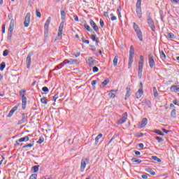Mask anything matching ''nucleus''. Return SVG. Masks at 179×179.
<instances>
[{
  "mask_svg": "<svg viewBox=\"0 0 179 179\" xmlns=\"http://www.w3.org/2000/svg\"><path fill=\"white\" fill-rule=\"evenodd\" d=\"M86 162H89V158L83 159L81 160V164H80L81 173H83V171H85V169H86Z\"/></svg>",
  "mask_w": 179,
  "mask_h": 179,
  "instance_id": "nucleus-8",
  "label": "nucleus"
},
{
  "mask_svg": "<svg viewBox=\"0 0 179 179\" xmlns=\"http://www.w3.org/2000/svg\"><path fill=\"white\" fill-rule=\"evenodd\" d=\"M15 27V20L12 19L10 22V25L8 27V31L10 34H12V31H13V29Z\"/></svg>",
  "mask_w": 179,
  "mask_h": 179,
  "instance_id": "nucleus-10",
  "label": "nucleus"
},
{
  "mask_svg": "<svg viewBox=\"0 0 179 179\" xmlns=\"http://www.w3.org/2000/svg\"><path fill=\"white\" fill-rule=\"evenodd\" d=\"M147 23L148 24L149 27H150V29L152 31H156V27L155 26V22H153V20H152V17H148V18L147 20Z\"/></svg>",
  "mask_w": 179,
  "mask_h": 179,
  "instance_id": "nucleus-5",
  "label": "nucleus"
},
{
  "mask_svg": "<svg viewBox=\"0 0 179 179\" xmlns=\"http://www.w3.org/2000/svg\"><path fill=\"white\" fill-rule=\"evenodd\" d=\"M33 54H34V52H30L27 57L26 64L28 69L30 68V65H31V56Z\"/></svg>",
  "mask_w": 179,
  "mask_h": 179,
  "instance_id": "nucleus-7",
  "label": "nucleus"
},
{
  "mask_svg": "<svg viewBox=\"0 0 179 179\" xmlns=\"http://www.w3.org/2000/svg\"><path fill=\"white\" fill-rule=\"evenodd\" d=\"M73 55H75L76 58H78V57L80 55V52L74 53L73 54Z\"/></svg>",
  "mask_w": 179,
  "mask_h": 179,
  "instance_id": "nucleus-61",
  "label": "nucleus"
},
{
  "mask_svg": "<svg viewBox=\"0 0 179 179\" xmlns=\"http://www.w3.org/2000/svg\"><path fill=\"white\" fill-rule=\"evenodd\" d=\"M96 83H97V81L96 80H92L91 83L92 86H93L94 90L96 89V86H94L96 85Z\"/></svg>",
  "mask_w": 179,
  "mask_h": 179,
  "instance_id": "nucleus-46",
  "label": "nucleus"
},
{
  "mask_svg": "<svg viewBox=\"0 0 179 179\" xmlns=\"http://www.w3.org/2000/svg\"><path fill=\"white\" fill-rule=\"evenodd\" d=\"M169 38H176V35L170 32L168 34Z\"/></svg>",
  "mask_w": 179,
  "mask_h": 179,
  "instance_id": "nucleus-41",
  "label": "nucleus"
},
{
  "mask_svg": "<svg viewBox=\"0 0 179 179\" xmlns=\"http://www.w3.org/2000/svg\"><path fill=\"white\" fill-rule=\"evenodd\" d=\"M171 92H175V93H177V92H179V87H177V85H172L171 87Z\"/></svg>",
  "mask_w": 179,
  "mask_h": 179,
  "instance_id": "nucleus-23",
  "label": "nucleus"
},
{
  "mask_svg": "<svg viewBox=\"0 0 179 179\" xmlns=\"http://www.w3.org/2000/svg\"><path fill=\"white\" fill-rule=\"evenodd\" d=\"M133 28L134 31H136L137 34V37L140 41H143V34H142V31L141 30V28H139V26L136 24L135 22L133 23Z\"/></svg>",
  "mask_w": 179,
  "mask_h": 179,
  "instance_id": "nucleus-1",
  "label": "nucleus"
},
{
  "mask_svg": "<svg viewBox=\"0 0 179 179\" xmlns=\"http://www.w3.org/2000/svg\"><path fill=\"white\" fill-rule=\"evenodd\" d=\"M127 93L125 95V100H127V99H129V96H131V92H129V89L127 88Z\"/></svg>",
  "mask_w": 179,
  "mask_h": 179,
  "instance_id": "nucleus-32",
  "label": "nucleus"
},
{
  "mask_svg": "<svg viewBox=\"0 0 179 179\" xmlns=\"http://www.w3.org/2000/svg\"><path fill=\"white\" fill-rule=\"evenodd\" d=\"M109 97H110V99H114V97H115V90H110L109 94H108Z\"/></svg>",
  "mask_w": 179,
  "mask_h": 179,
  "instance_id": "nucleus-21",
  "label": "nucleus"
},
{
  "mask_svg": "<svg viewBox=\"0 0 179 179\" xmlns=\"http://www.w3.org/2000/svg\"><path fill=\"white\" fill-rule=\"evenodd\" d=\"M50 23H51V17H48L44 25V29L45 30H46V31H48V27H50Z\"/></svg>",
  "mask_w": 179,
  "mask_h": 179,
  "instance_id": "nucleus-13",
  "label": "nucleus"
},
{
  "mask_svg": "<svg viewBox=\"0 0 179 179\" xmlns=\"http://www.w3.org/2000/svg\"><path fill=\"white\" fill-rule=\"evenodd\" d=\"M36 15L37 17H41V13H40V9L36 8Z\"/></svg>",
  "mask_w": 179,
  "mask_h": 179,
  "instance_id": "nucleus-35",
  "label": "nucleus"
},
{
  "mask_svg": "<svg viewBox=\"0 0 179 179\" xmlns=\"http://www.w3.org/2000/svg\"><path fill=\"white\" fill-rule=\"evenodd\" d=\"M127 118H128V113H123L122 115V119L127 121Z\"/></svg>",
  "mask_w": 179,
  "mask_h": 179,
  "instance_id": "nucleus-39",
  "label": "nucleus"
},
{
  "mask_svg": "<svg viewBox=\"0 0 179 179\" xmlns=\"http://www.w3.org/2000/svg\"><path fill=\"white\" fill-rule=\"evenodd\" d=\"M58 97H59L58 94H55L53 96V101H57V99H58Z\"/></svg>",
  "mask_w": 179,
  "mask_h": 179,
  "instance_id": "nucleus-58",
  "label": "nucleus"
},
{
  "mask_svg": "<svg viewBox=\"0 0 179 179\" xmlns=\"http://www.w3.org/2000/svg\"><path fill=\"white\" fill-rule=\"evenodd\" d=\"M152 90H153L155 97H157L159 96V92H157V90L156 89V87H154Z\"/></svg>",
  "mask_w": 179,
  "mask_h": 179,
  "instance_id": "nucleus-31",
  "label": "nucleus"
},
{
  "mask_svg": "<svg viewBox=\"0 0 179 179\" xmlns=\"http://www.w3.org/2000/svg\"><path fill=\"white\" fill-rule=\"evenodd\" d=\"M146 171H148V173H150L151 176H156V172L153 171V169L150 168H148Z\"/></svg>",
  "mask_w": 179,
  "mask_h": 179,
  "instance_id": "nucleus-27",
  "label": "nucleus"
},
{
  "mask_svg": "<svg viewBox=\"0 0 179 179\" xmlns=\"http://www.w3.org/2000/svg\"><path fill=\"white\" fill-rule=\"evenodd\" d=\"M145 61L143 60V56H140V61L138 62V77L139 79H142V72L143 71V64Z\"/></svg>",
  "mask_w": 179,
  "mask_h": 179,
  "instance_id": "nucleus-2",
  "label": "nucleus"
},
{
  "mask_svg": "<svg viewBox=\"0 0 179 179\" xmlns=\"http://www.w3.org/2000/svg\"><path fill=\"white\" fill-rule=\"evenodd\" d=\"M8 54H9V50H5L3 52V57H8Z\"/></svg>",
  "mask_w": 179,
  "mask_h": 179,
  "instance_id": "nucleus-49",
  "label": "nucleus"
},
{
  "mask_svg": "<svg viewBox=\"0 0 179 179\" xmlns=\"http://www.w3.org/2000/svg\"><path fill=\"white\" fill-rule=\"evenodd\" d=\"M62 30H64V22H62L59 26L58 37L62 36Z\"/></svg>",
  "mask_w": 179,
  "mask_h": 179,
  "instance_id": "nucleus-16",
  "label": "nucleus"
},
{
  "mask_svg": "<svg viewBox=\"0 0 179 179\" xmlns=\"http://www.w3.org/2000/svg\"><path fill=\"white\" fill-rule=\"evenodd\" d=\"M88 64L90 66H94L96 65V60L93 57L88 58Z\"/></svg>",
  "mask_w": 179,
  "mask_h": 179,
  "instance_id": "nucleus-15",
  "label": "nucleus"
},
{
  "mask_svg": "<svg viewBox=\"0 0 179 179\" xmlns=\"http://www.w3.org/2000/svg\"><path fill=\"white\" fill-rule=\"evenodd\" d=\"M15 113V110H13V109H11L9 112V113L8 114L7 117L8 118H10V117H12L13 115V113Z\"/></svg>",
  "mask_w": 179,
  "mask_h": 179,
  "instance_id": "nucleus-38",
  "label": "nucleus"
},
{
  "mask_svg": "<svg viewBox=\"0 0 179 179\" xmlns=\"http://www.w3.org/2000/svg\"><path fill=\"white\" fill-rule=\"evenodd\" d=\"M83 43H85V44H89L90 41L89 40H85L83 38H82Z\"/></svg>",
  "mask_w": 179,
  "mask_h": 179,
  "instance_id": "nucleus-59",
  "label": "nucleus"
},
{
  "mask_svg": "<svg viewBox=\"0 0 179 179\" xmlns=\"http://www.w3.org/2000/svg\"><path fill=\"white\" fill-rule=\"evenodd\" d=\"M155 134H157L158 135H160L161 136H164V134L160 130H156Z\"/></svg>",
  "mask_w": 179,
  "mask_h": 179,
  "instance_id": "nucleus-45",
  "label": "nucleus"
},
{
  "mask_svg": "<svg viewBox=\"0 0 179 179\" xmlns=\"http://www.w3.org/2000/svg\"><path fill=\"white\" fill-rule=\"evenodd\" d=\"M39 166H33L34 173H37L38 171Z\"/></svg>",
  "mask_w": 179,
  "mask_h": 179,
  "instance_id": "nucleus-47",
  "label": "nucleus"
},
{
  "mask_svg": "<svg viewBox=\"0 0 179 179\" xmlns=\"http://www.w3.org/2000/svg\"><path fill=\"white\" fill-rule=\"evenodd\" d=\"M138 146H139V148H141V149H143V143H139L138 144Z\"/></svg>",
  "mask_w": 179,
  "mask_h": 179,
  "instance_id": "nucleus-64",
  "label": "nucleus"
},
{
  "mask_svg": "<svg viewBox=\"0 0 179 179\" xmlns=\"http://www.w3.org/2000/svg\"><path fill=\"white\" fill-rule=\"evenodd\" d=\"M134 152H135V155H136V156H140V155H141V152H139V151H135V150H134Z\"/></svg>",
  "mask_w": 179,
  "mask_h": 179,
  "instance_id": "nucleus-62",
  "label": "nucleus"
},
{
  "mask_svg": "<svg viewBox=\"0 0 179 179\" xmlns=\"http://www.w3.org/2000/svg\"><path fill=\"white\" fill-rule=\"evenodd\" d=\"M27 119L26 118V114L22 113V120L18 121V122L17 124V125H22V124H24V122H27Z\"/></svg>",
  "mask_w": 179,
  "mask_h": 179,
  "instance_id": "nucleus-12",
  "label": "nucleus"
},
{
  "mask_svg": "<svg viewBox=\"0 0 179 179\" xmlns=\"http://www.w3.org/2000/svg\"><path fill=\"white\" fill-rule=\"evenodd\" d=\"M103 138V134H99L96 138H95V145H97L99 143V140Z\"/></svg>",
  "mask_w": 179,
  "mask_h": 179,
  "instance_id": "nucleus-22",
  "label": "nucleus"
},
{
  "mask_svg": "<svg viewBox=\"0 0 179 179\" xmlns=\"http://www.w3.org/2000/svg\"><path fill=\"white\" fill-rule=\"evenodd\" d=\"M131 162L132 163H138V164H139L140 163H142V160L136 159V158H132Z\"/></svg>",
  "mask_w": 179,
  "mask_h": 179,
  "instance_id": "nucleus-29",
  "label": "nucleus"
},
{
  "mask_svg": "<svg viewBox=\"0 0 179 179\" xmlns=\"http://www.w3.org/2000/svg\"><path fill=\"white\" fill-rule=\"evenodd\" d=\"M92 71L93 72H99V68L96 67V66H94L93 69H92Z\"/></svg>",
  "mask_w": 179,
  "mask_h": 179,
  "instance_id": "nucleus-56",
  "label": "nucleus"
},
{
  "mask_svg": "<svg viewBox=\"0 0 179 179\" xmlns=\"http://www.w3.org/2000/svg\"><path fill=\"white\" fill-rule=\"evenodd\" d=\"M43 142H44V137L41 136L39 138L38 141H37V143H38L39 145H41Z\"/></svg>",
  "mask_w": 179,
  "mask_h": 179,
  "instance_id": "nucleus-40",
  "label": "nucleus"
},
{
  "mask_svg": "<svg viewBox=\"0 0 179 179\" xmlns=\"http://www.w3.org/2000/svg\"><path fill=\"white\" fill-rule=\"evenodd\" d=\"M34 146V141H32L31 143L25 145L22 147V149H26L27 148H33Z\"/></svg>",
  "mask_w": 179,
  "mask_h": 179,
  "instance_id": "nucleus-24",
  "label": "nucleus"
},
{
  "mask_svg": "<svg viewBox=\"0 0 179 179\" xmlns=\"http://www.w3.org/2000/svg\"><path fill=\"white\" fill-rule=\"evenodd\" d=\"M148 125V119L147 118H143L141 122V126L140 128H143Z\"/></svg>",
  "mask_w": 179,
  "mask_h": 179,
  "instance_id": "nucleus-18",
  "label": "nucleus"
},
{
  "mask_svg": "<svg viewBox=\"0 0 179 179\" xmlns=\"http://www.w3.org/2000/svg\"><path fill=\"white\" fill-rule=\"evenodd\" d=\"M148 61L150 67L153 68V66H155V59H153V55H149Z\"/></svg>",
  "mask_w": 179,
  "mask_h": 179,
  "instance_id": "nucleus-11",
  "label": "nucleus"
},
{
  "mask_svg": "<svg viewBox=\"0 0 179 179\" xmlns=\"http://www.w3.org/2000/svg\"><path fill=\"white\" fill-rule=\"evenodd\" d=\"M110 16H111L110 20H112V22H114V20H117V17L114 15V14L111 13Z\"/></svg>",
  "mask_w": 179,
  "mask_h": 179,
  "instance_id": "nucleus-44",
  "label": "nucleus"
},
{
  "mask_svg": "<svg viewBox=\"0 0 179 179\" xmlns=\"http://www.w3.org/2000/svg\"><path fill=\"white\" fill-rule=\"evenodd\" d=\"M142 0H138L136 4V8H141V4Z\"/></svg>",
  "mask_w": 179,
  "mask_h": 179,
  "instance_id": "nucleus-34",
  "label": "nucleus"
},
{
  "mask_svg": "<svg viewBox=\"0 0 179 179\" xmlns=\"http://www.w3.org/2000/svg\"><path fill=\"white\" fill-rule=\"evenodd\" d=\"M171 117H172V118H176V108H173L171 112Z\"/></svg>",
  "mask_w": 179,
  "mask_h": 179,
  "instance_id": "nucleus-36",
  "label": "nucleus"
},
{
  "mask_svg": "<svg viewBox=\"0 0 179 179\" xmlns=\"http://www.w3.org/2000/svg\"><path fill=\"white\" fill-rule=\"evenodd\" d=\"M151 158L152 160H155V162H157V163H162V159H160V158L157 157V156H152Z\"/></svg>",
  "mask_w": 179,
  "mask_h": 179,
  "instance_id": "nucleus-26",
  "label": "nucleus"
},
{
  "mask_svg": "<svg viewBox=\"0 0 179 179\" xmlns=\"http://www.w3.org/2000/svg\"><path fill=\"white\" fill-rule=\"evenodd\" d=\"M64 64H68V65H76L78 64V59H65L64 61Z\"/></svg>",
  "mask_w": 179,
  "mask_h": 179,
  "instance_id": "nucleus-9",
  "label": "nucleus"
},
{
  "mask_svg": "<svg viewBox=\"0 0 179 179\" xmlns=\"http://www.w3.org/2000/svg\"><path fill=\"white\" fill-rule=\"evenodd\" d=\"M30 17H31L30 13H27L26 16H25L24 21V27H29V26L30 24Z\"/></svg>",
  "mask_w": 179,
  "mask_h": 179,
  "instance_id": "nucleus-6",
  "label": "nucleus"
},
{
  "mask_svg": "<svg viewBox=\"0 0 179 179\" xmlns=\"http://www.w3.org/2000/svg\"><path fill=\"white\" fill-rule=\"evenodd\" d=\"M141 178L147 179L148 178V175H142Z\"/></svg>",
  "mask_w": 179,
  "mask_h": 179,
  "instance_id": "nucleus-63",
  "label": "nucleus"
},
{
  "mask_svg": "<svg viewBox=\"0 0 179 179\" xmlns=\"http://www.w3.org/2000/svg\"><path fill=\"white\" fill-rule=\"evenodd\" d=\"M143 94V90L142 89H139L138 92L136 93V99H141Z\"/></svg>",
  "mask_w": 179,
  "mask_h": 179,
  "instance_id": "nucleus-17",
  "label": "nucleus"
},
{
  "mask_svg": "<svg viewBox=\"0 0 179 179\" xmlns=\"http://www.w3.org/2000/svg\"><path fill=\"white\" fill-rule=\"evenodd\" d=\"M155 139H157V141L159 143H162V142H163V138L159 136H156Z\"/></svg>",
  "mask_w": 179,
  "mask_h": 179,
  "instance_id": "nucleus-48",
  "label": "nucleus"
},
{
  "mask_svg": "<svg viewBox=\"0 0 179 179\" xmlns=\"http://www.w3.org/2000/svg\"><path fill=\"white\" fill-rule=\"evenodd\" d=\"M107 85H108V80H104L102 82V85H103V86H107Z\"/></svg>",
  "mask_w": 179,
  "mask_h": 179,
  "instance_id": "nucleus-52",
  "label": "nucleus"
},
{
  "mask_svg": "<svg viewBox=\"0 0 179 179\" xmlns=\"http://www.w3.org/2000/svg\"><path fill=\"white\" fill-rule=\"evenodd\" d=\"M118 64V56H115L113 59V66H117Z\"/></svg>",
  "mask_w": 179,
  "mask_h": 179,
  "instance_id": "nucleus-28",
  "label": "nucleus"
},
{
  "mask_svg": "<svg viewBox=\"0 0 179 179\" xmlns=\"http://www.w3.org/2000/svg\"><path fill=\"white\" fill-rule=\"evenodd\" d=\"M41 103H43V104H47V99L46 98H41Z\"/></svg>",
  "mask_w": 179,
  "mask_h": 179,
  "instance_id": "nucleus-51",
  "label": "nucleus"
},
{
  "mask_svg": "<svg viewBox=\"0 0 179 179\" xmlns=\"http://www.w3.org/2000/svg\"><path fill=\"white\" fill-rule=\"evenodd\" d=\"M29 179H37V174H32L30 177Z\"/></svg>",
  "mask_w": 179,
  "mask_h": 179,
  "instance_id": "nucleus-53",
  "label": "nucleus"
},
{
  "mask_svg": "<svg viewBox=\"0 0 179 179\" xmlns=\"http://www.w3.org/2000/svg\"><path fill=\"white\" fill-rule=\"evenodd\" d=\"M42 90H43V92H45V93H48L50 92V90H48V87H43L42 88Z\"/></svg>",
  "mask_w": 179,
  "mask_h": 179,
  "instance_id": "nucleus-50",
  "label": "nucleus"
},
{
  "mask_svg": "<svg viewBox=\"0 0 179 179\" xmlns=\"http://www.w3.org/2000/svg\"><path fill=\"white\" fill-rule=\"evenodd\" d=\"M91 40H92V41H95L96 44H99V43H100V41L99 40V38H96V34L91 35Z\"/></svg>",
  "mask_w": 179,
  "mask_h": 179,
  "instance_id": "nucleus-20",
  "label": "nucleus"
},
{
  "mask_svg": "<svg viewBox=\"0 0 179 179\" xmlns=\"http://www.w3.org/2000/svg\"><path fill=\"white\" fill-rule=\"evenodd\" d=\"M134 55H135V49L134 48V46L131 45L130 47V51H129V68H131L132 66V63L134 62Z\"/></svg>",
  "mask_w": 179,
  "mask_h": 179,
  "instance_id": "nucleus-4",
  "label": "nucleus"
},
{
  "mask_svg": "<svg viewBox=\"0 0 179 179\" xmlns=\"http://www.w3.org/2000/svg\"><path fill=\"white\" fill-rule=\"evenodd\" d=\"M90 25L94 29V31H99V27L96 24V22L93 20H90Z\"/></svg>",
  "mask_w": 179,
  "mask_h": 179,
  "instance_id": "nucleus-14",
  "label": "nucleus"
},
{
  "mask_svg": "<svg viewBox=\"0 0 179 179\" xmlns=\"http://www.w3.org/2000/svg\"><path fill=\"white\" fill-rule=\"evenodd\" d=\"M160 57L162 58V59L164 60L166 59V54L164 53V52L163 50H162L160 52Z\"/></svg>",
  "mask_w": 179,
  "mask_h": 179,
  "instance_id": "nucleus-30",
  "label": "nucleus"
},
{
  "mask_svg": "<svg viewBox=\"0 0 179 179\" xmlns=\"http://www.w3.org/2000/svg\"><path fill=\"white\" fill-rule=\"evenodd\" d=\"M62 19L65 20V16H66V13L64 10H61Z\"/></svg>",
  "mask_w": 179,
  "mask_h": 179,
  "instance_id": "nucleus-42",
  "label": "nucleus"
},
{
  "mask_svg": "<svg viewBox=\"0 0 179 179\" xmlns=\"http://www.w3.org/2000/svg\"><path fill=\"white\" fill-rule=\"evenodd\" d=\"M99 23H100L101 27H104V21H103V20L101 19Z\"/></svg>",
  "mask_w": 179,
  "mask_h": 179,
  "instance_id": "nucleus-55",
  "label": "nucleus"
},
{
  "mask_svg": "<svg viewBox=\"0 0 179 179\" xmlns=\"http://www.w3.org/2000/svg\"><path fill=\"white\" fill-rule=\"evenodd\" d=\"M29 136H30V135L19 138V142H28V141L30 139Z\"/></svg>",
  "mask_w": 179,
  "mask_h": 179,
  "instance_id": "nucleus-19",
  "label": "nucleus"
},
{
  "mask_svg": "<svg viewBox=\"0 0 179 179\" xmlns=\"http://www.w3.org/2000/svg\"><path fill=\"white\" fill-rule=\"evenodd\" d=\"M6 66V65L5 64V62H1L0 64V71H3Z\"/></svg>",
  "mask_w": 179,
  "mask_h": 179,
  "instance_id": "nucleus-33",
  "label": "nucleus"
},
{
  "mask_svg": "<svg viewBox=\"0 0 179 179\" xmlns=\"http://www.w3.org/2000/svg\"><path fill=\"white\" fill-rule=\"evenodd\" d=\"M136 13L139 18L142 17V8H136Z\"/></svg>",
  "mask_w": 179,
  "mask_h": 179,
  "instance_id": "nucleus-25",
  "label": "nucleus"
},
{
  "mask_svg": "<svg viewBox=\"0 0 179 179\" xmlns=\"http://www.w3.org/2000/svg\"><path fill=\"white\" fill-rule=\"evenodd\" d=\"M84 27L87 30V31H92V29H90V26H89L87 24H84Z\"/></svg>",
  "mask_w": 179,
  "mask_h": 179,
  "instance_id": "nucleus-43",
  "label": "nucleus"
},
{
  "mask_svg": "<svg viewBox=\"0 0 179 179\" xmlns=\"http://www.w3.org/2000/svg\"><path fill=\"white\" fill-rule=\"evenodd\" d=\"M127 122V120H124V119H120L118 121H117V124H119V125H121L122 124H124Z\"/></svg>",
  "mask_w": 179,
  "mask_h": 179,
  "instance_id": "nucleus-37",
  "label": "nucleus"
},
{
  "mask_svg": "<svg viewBox=\"0 0 179 179\" xmlns=\"http://www.w3.org/2000/svg\"><path fill=\"white\" fill-rule=\"evenodd\" d=\"M73 19L76 22H79V17L78 15H73Z\"/></svg>",
  "mask_w": 179,
  "mask_h": 179,
  "instance_id": "nucleus-57",
  "label": "nucleus"
},
{
  "mask_svg": "<svg viewBox=\"0 0 179 179\" xmlns=\"http://www.w3.org/2000/svg\"><path fill=\"white\" fill-rule=\"evenodd\" d=\"M163 132H164V134H169V132H171V131L170 130H166V129H162Z\"/></svg>",
  "mask_w": 179,
  "mask_h": 179,
  "instance_id": "nucleus-60",
  "label": "nucleus"
},
{
  "mask_svg": "<svg viewBox=\"0 0 179 179\" xmlns=\"http://www.w3.org/2000/svg\"><path fill=\"white\" fill-rule=\"evenodd\" d=\"M26 90H20V96L22 97V110H26V105L27 104V99L26 98Z\"/></svg>",
  "mask_w": 179,
  "mask_h": 179,
  "instance_id": "nucleus-3",
  "label": "nucleus"
},
{
  "mask_svg": "<svg viewBox=\"0 0 179 179\" xmlns=\"http://www.w3.org/2000/svg\"><path fill=\"white\" fill-rule=\"evenodd\" d=\"M64 65H65V64H64V62H63V63L59 64L57 66V69H61V68H62V67L64 66Z\"/></svg>",
  "mask_w": 179,
  "mask_h": 179,
  "instance_id": "nucleus-54",
  "label": "nucleus"
}]
</instances>
